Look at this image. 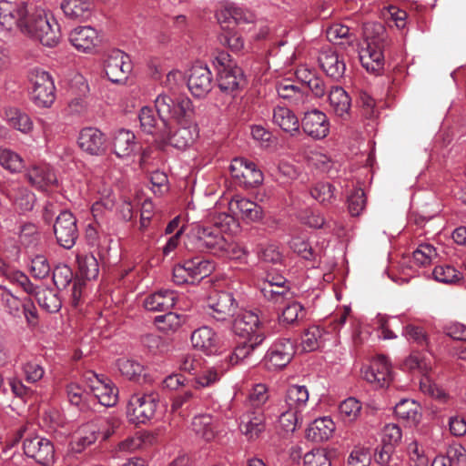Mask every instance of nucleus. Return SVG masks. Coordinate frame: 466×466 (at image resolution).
<instances>
[{"instance_id": "f3484780", "label": "nucleus", "mask_w": 466, "mask_h": 466, "mask_svg": "<svg viewBox=\"0 0 466 466\" xmlns=\"http://www.w3.org/2000/svg\"><path fill=\"white\" fill-rule=\"evenodd\" d=\"M29 7L25 2H9L2 0V29L19 30L28 15Z\"/></svg>"}, {"instance_id": "6ab92c4d", "label": "nucleus", "mask_w": 466, "mask_h": 466, "mask_svg": "<svg viewBox=\"0 0 466 466\" xmlns=\"http://www.w3.org/2000/svg\"><path fill=\"white\" fill-rule=\"evenodd\" d=\"M318 63L327 76L334 81H339L345 74L344 58L332 48H323L319 52Z\"/></svg>"}, {"instance_id": "49530a36", "label": "nucleus", "mask_w": 466, "mask_h": 466, "mask_svg": "<svg viewBox=\"0 0 466 466\" xmlns=\"http://www.w3.org/2000/svg\"><path fill=\"white\" fill-rule=\"evenodd\" d=\"M268 400V388L265 384L258 383L252 388L248 400L245 402V409H263Z\"/></svg>"}, {"instance_id": "473e14b6", "label": "nucleus", "mask_w": 466, "mask_h": 466, "mask_svg": "<svg viewBox=\"0 0 466 466\" xmlns=\"http://www.w3.org/2000/svg\"><path fill=\"white\" fill-rule=\"evenodd\" d=\"M335 430V423L329 417H322L314 420L307 428L306 436L308 440L314 442L328 441Z\"/></svg>"}, {"instance_id": "a19ab883", "label": "nucleus", "mask_w": 466, "mask_h": 466, "mask_svg": "<svg viewBox=\"0 0 466 466\" xmlns=\"http://www.w3.org/2000/svg\"><path fill=\"white\" fill-rule=\"evenodd\" d=\"M309 390L304 385H289L285 395L286 406L302 411L309 400Z\"/></svg>"}, {"instance_id": "393cba45", "label": "nucleus", "mask_w": 466, "mask_h": 466, "mask_svg": "<svg viewBox=\"0 0 466 466\" xmlns=\"http://www.w3.org/2000/svg\"><path fill=\"white\" fill-rule=\"evenodd\" d=\"M218 420L208 413L195 415L191 421V430L194 434L205 441H213L218 432Z\"/></svg>"}, {"instance_id": "4c0bfd02", "label": "nucleus", "mask_w": 466, "mask_h": 466, "mask_svg": "<svg viewBox=\"0 0 466 466\" xmlns=\"http://www.w3.org/2000/svg\"><path fill=\"white\" fill-rule=\"evenodd\" d=\"M360 61L367 71L375 72L383 66V53L381 49L370 43L359 52Z\"/></svg>"}, {"instance_id": "7ed1b4c3", "label": "nucleus", "mask_w": 466, "mask_h": 466, "mask_svg": "<svg viewBox=\"0 0 466 466\" xmlns=\"http://www.w3.org/2000/svg\"><path fill=\"white\" fill-rule=\"evenodd\" d=\"M155 107L160 117L174 119L177 124L186 123L193 114V105L186 96L159 94L155 99Z\"/></svg>"}, {"instance_id": "39448f33", "label": "nucleus", "mask_w": 466, "mask_h": 466, "mask_svg": "<svg viewBox=\"0 0 466 466\" xmlns=\"http://www.w3.org/2000/svg\"><path fill=\"white\" fill-rule=\"evenodd\" d=\"M155 393H134L127 406V416L135 424H145L155 416L157 408Z\"/></svg>"}, {"instance_id": "cd10ccee", "label": "nucleus", "mask_w": 466, "mask_h": 466, "mask_svg": "<svg viewBox=\"0 0 466 466\" xmlns=\"http://www.w3.org/2000/svg\"><path fill=\"white\" fill-rule=\"evenodd\" d=\"M396 417L410 427L417 426L422 417L421 407L415 400L402 399L394 406Z\"/></svg>"}, {"instance_id": "774afa93", "label": "nucleus", "mask_w": 466, "mask_h": 466, "mask_svg": "<svg viewBox=\"0 0 466 466\" xmlns=\"http://www.w3.org/2000/svg\"><path fill=\"white\" fill-rule=\"evenodd\" d=\"M305 466H331L330 459L323 449H316L304 455Z\"/></svg>"}, {"instance_id": "c03bdc74", "label": "nucleus", "mask_w": 466, "mask_h": 466, "mask_svg": "<svg viewBox=\"0 0 466 466\" xmlns=\"http://www.w3.org/2000/svg\"><path fill=\"white\" fill-rule=\"evenodd\" d=\"M30 97L37 107L49 108L56 99L55 83H47L46 86L32 89Z\"/></svg>"}, {"instance_id": "c756f323", "label": "nucleus", "mask_w": 466, "mask_h": 466, "mask_svg": "<svg viewBox=\"0 0 466 466\" xmlns=\"http://www.w3.org/2000/svg\"><path fill=\"white\" fill-rule=\"evenodd\" d=\"M5 194L16 211L24 213L32 210L35 195L26 188L14 184L5 189Z\"/></svg>"}, {"instance_id": "0eeeda50", "label": "nucleus", "mask_w": 466, "mask_h": 466, "mask_svg": "<svg viewBox=\"0 0 466 466\" xmlns=\"http://www.w3.org/2000/svg\"><path fill=\"white\" fill-rule=\"evenodd\" d=\"M238 308V302L232 292L214 291L207 300V313L217 321H225L232 317Z\"/></svg>"}, {"instance_id": "4d7b16f0", "label": "nucleus", "mask_w": 466, "mask_h": 466, "mask_svg": "<svg viewBox=\"0 0 466 466\" xmlns=\"http://www.w3.org/2000/svg\"><path fill=\"white\" fill-rule=\"evenodd\" d=\"M223 372L216 366L208 368L195 378L194 387L196 389L210 387L220 380Z\"/></svg>"}, {"instance_id": "e2e57ef3", "label": "nucleus", "mask_w": 466, "mask_h": 466, "mask_svg": "<svg viewBox=\"0 0 466 466\" xmlns=\"http://www.w3.org/2000/svg\"><path fill=\"white\" fill-rule=\"evenodd\" d=\"M322 336V330L317 327L312 326L305 330L301 336V346L305 351H313L319 346V339Z\"/></svg>"}, {"instance_id": "79ce46f5", "label": "nucleus", "mask_w": 466, "mask_h": 466, "mask_svg": "<svg viewBox=\"0 0 466 466\" xmlns=\"http://www.w3.org/2000/svg\"><path fill=\"white\" fill-rule=\"evenodd\" d=\"M135 135L126 129L118 130L114 137L113 151L118 157L131 155L135 148Z\"/></svg>"}, {"instance_id": "69168bd1", "label": "nucleus", "mask_w": 466, "mask_h": 466, "mask_svg": "<svg viewBox=\"0 0 466 466\" xmlns=\"http://www.w3.org/2000/svg\"><path fill=\"white\" fill-rule=\"evenodd\" d=\"M27 79L31 85V90L46 86L47 83H54L53 77L49 72L38 66L32 67L28 70Z\"/></svg>"}, {"instance_id": "4be33fe9", "label": "nucleus", "mask_w": 466, "mask_h": 466, "mask_svg": "<svg viewBox=\"0 0 466 466\" xmlns=\"http://www.w3.org/2000/svg\"><path fill=\"white\" fill-rule=\"evenodd\" d=\"M192 346L206 355H215L221 349L220 339L217 332L208 327L202 326L195 329L190 337Z\"/></svg>"}, {"instance_id": "20e7f679", "label": "nucleus", "mask_w": 466, "mask_h": 466, "mask_svg": "<svg viewBox=\"0 0 466 466\" xmlns=\"http://www.w3.org/2000/svg\"><path fill=\"white\" fill-rule=\"evenodd\" d=\"M218 83L220 90L233 96L245 85L243 71L237 66H231L229 55L221 53L216 57Z\"/></svg>"}, {"instance_id": "680f3d73", "label": "nucleus", "mask_w": 466, "mask_h": 466, "mask_svg": "<svg viewBox=\"0 0 466 466\" xmlns=\"http://www.w3.org/2000/svg\"><path fill=\"white\" fill-rule=\"evenodd\" d=\"M53 281L58 289H66L73 281V271L65 264L57 265L53 271Z\"/></svg>"}, {"instance_id": "ea45409f", "label": "nucleus", "mask_w": 466, "mask_h": 466, "mask_svg": "<svg viewBox=\"0 0 466 466\" xmlns=\"http://www.w3.org/2000/svg\"><path fill=\"white\" fill-rule=\"evenodd\" d=\"M184 263L187 274L191 278V282L200 280L209 276L215 269V263L212 260L202 258H194L186 260Z\"/></svg>"}, {"instance_id": "864d4df0", "label": "nucleus", "mask_w": 466, "mask_h": 466, "mask_svg": "<svg viewBox=\"0 0 466 466\" xmlns=\"http://www.w3.org/2000/svg\"><path fill=\"white\" fill-rule=\"evenodd\" d=\"M39 306L48 312H56L61 307L57 296L49 289H41L35 293Z\"/></svg>"}, {"instance_id": "3c124183", "label": "nucleus", "mask_w": 466, "mask_h": 466, "mask_svg": "<svg viewBox=\"0 0 466 466\" xmlns=\"http://www.w3.org/2000/svg\"><path fill=\"white\" fill-rule=\"evenodd\" d=\"M361 410L360 402L355 398L344 400L339 406V414L341 420L346 422H352L357 420Z\"/></svg>"}, {"instance_id": "72a5a7b5", "label": "nucleus", "mask_w": 466, "mask_h": 466, "mask_svg": "<svg viewBox=\"0 0 466 466\" xmlns=\"http://www.w3.org/2000/svg\"><path fill=\"white\" fill-rule=\"evenodd\" d=\"M265 335H256L253 340L247 339L246 341L237 345L233 351L227 357V361L229 365L235 366L242 363L249 356L252 355L254 350L263 343Z\"/></svg>"}, {"instance_id": "dca6fc26", "label": "nucleus", "mask_w": 466, "mask_h": 466, "mask_svg": "<svg viewBox=\"0 0 466 466\" xmlns=\"http://www.w3.org/2000/svg\"><path fill=\"white\" fill-rule=\"evenodd\" d=\"M187 87L196 97H204L213 86L212 73L207 65L197 63L192 66L187 81Z\"/></svg>"}, {"instance_id": "8fccbe9b", "label": "nucleus", "mask_w": 466, "mask_h": 466, "mask_svg": "<svg viewBox=\"0 0 466 466\" xmlns=\"http://www.w3.org/2000/svg\"><path fill=\"white\" fill-rule=\"evenodd\" d=\"M435 280L445 284H453L462 279V274L450 265L436 266L432 271Z\"/></svg>"}, {"instance_id": "a878e982", "label": "nucleus", "mask_w": 466, "mask_h": 466, "mask_svg": "<svg viewBox=\"0 0 466 466\" xmlns=\"http://www.w3.org/2000/svg\"><path fill=\"white\" fill-rule=\"evenodd\" d=\"M272 122L282 131L296 137L300 134V122L296 114L286 106H276L272 112Z\"/></svg>"}, {"instance_id": "6e6d98bb", "label": "nucleus", "mask_w": 466, "mask_h": 466, "mask_svg": "<svg viewBox=\"0 0 466 466\" xmlns=\"http://www.w3.org/2000/svg\"><path fill=\"white\" fill-rule=\"evenodd\" d=\"M437 257L435 248L429 243H422L413 251V261L419 267L429 266Z\"/></svg>"}, {"instance_id": "f704fd0d", "label": "nucleus", "mask_w": 466, "mask_h": 466, "mask_svg": "<svg viewBox=\"0 0 466 466\" xmlns=\"http://www.w3.org/2000/svg\"><path fill=\"white\" fill-rule=\"evenodd\" d=\"M278 96L289 104L298 106L303 105L307 96L303 90L289 79H284L276 85Z\"/></svg>"}, {"instance_id": "412c9836", "label": "nucleus", "mask_w": 466, "mask_h": 466, "mask_svg": "<svg viewBox=\"0 0 466 466\" xmlns=\"http://www.w3.org/2000/svg\"><path fill=\"white\" fill-rule=\"evenodd\" d=\"M261 321L257 313L251 310H245L237 315L232 323L233 332L248 340H253L256 335H264L259 330Z\"/></svg>"}, {"instance_id": "4468645a", "label": "nucleus", "mask_w": 466, "mask_h": 466, "mask_svg": "<svg viewBox=\"0 0 466 466\" xmlns=\"http://www.w3.org/2000/svg\"><path fill=\"white\" fill-rule=\"evenodd\" d=\"M294 352V345L289 339H278L268 350L265 364L268 370L282 369L290 362Z\"/></svg>"}, {"instance_id": "603ef678", "label": "nucleus", "mask_w": 466, "mask_h": 466, "mask_svg": "<svg viewBox=\"0 0 466 466\" xmlns=\"http://www.w3.org/2000/svg\"><path fill=\"white\" fill-rule=\"evenodd\" d=\"M335 187L329 182H318L311 189L310 194L319 202L327 205L335 201Z\"/></svg>"}, {"instance_id": "f03ea898", "label": "nucleus", "mask_w": 466, "mask_h": 466, "mask_svg": "<svg viewBox=\"0 0 466 466\" xmlns=\"http://www.w3.org/2000/svg\"><path fill=\"white\" fill-rule=\"evenodd\" d=\"M233 222V217L221 213L214 222L216 228L196 225L192 231L198 248L216 255L222 254L228 247V240L221 234V230H226Z\"/></svg>"}, {"instance_id": "13d9d810", "label": "nucleus", "mask_w": 466, "mask_h": 466, "mask_svg": "<svg viewBox=\"0 0 466 466\" xmlns=\"http://www.w3.org/2000/svg\"><path fill=\"white\" fill-rule=\"evenodd\" d=\"M2 302L5 311L12 317H20L25 300L13 295L9 290L2 288Z\"/></svg>"}, {"instance_id": "338daca9", "label": "nucleus", "mask_w": 466, "mask_h": 466, "mask_svg": "<svg viewBox=\"0 0 466 466\" xmlns=\"http://www.w3.org/2000/svg\"><path fill=\"white\" fill-rule=\"evenodd\" d=\"M30 272L35 279H42L49 276L51 267L47 258L43 255H37L31 259Z\"/></svg>"}, {"instance_id": "5fc2aeb1", "label": "nucleus", "mask_w": 466, "mask_h": 466, "mask_svg": "<svg viewBox=\"0 0 466 466\" xmlns=\"http://www.w3.org/2000/svg\"><path fill=\"white\" fill-rule=\"evenodd\" d=\"M117 368L121 374L128 380H135L141 376L144 366L136 360L122 358L117 360Z\"/></svg>"}, {"instance_id": "37998d69", "label": "nucleus", "mask_w": 466, "mask_h": 466, "mask_svg": "<svg viewBox=\"0 0 466 466\" xmlns=\"http://www.w3.org/2000/svg\"><path fill=\"white\" fill-rule=\"evenodd\" d=\"M91 3L88 0H64L61 8L66 16L84 20L91 15Z\"/></svg>"}, {"instance_id": "c9c22d12", "label": "nucleus", "mask_w": 466, "mask_h": 466, "mask_svg": "<svg viewBox=\"0 0 466 466\" xmlns=\"http://www.w3.org/2000/svg\"><path fill=\"white\" fill-rule=\"evenodd\" d=\"M231 208H235L238 211L242 219L249 222L258 221L263 217V208L248 198L236 196L230 201Z\"/></svg>"}, {"instance_id": "c85d7f7f", "label": "nucleus", "mask_w": 466, "mask_h": 466, "mask_svg": "<svg viewBox=\"0 0 466 466\" xmlns=\"http://www.w3.org/2000/svg\"><path fill=\"white\" fill-rule=\"evenodd\" d=\"M177 299L175 291L162 289L148 295L144 300V307L148 311H166L175 307Z\"/></svg>"}, {"instance_id": "a18cd8bd", "label": "nucleus", "mask_w": 466, "mask_h": 466, "mask_svg": "<svg viewBox=\"0 0 466 466\" xmlns=\"http://www.w3.org/2000/svg\"><path fill=\"white\" fill-rule=\"evenodd\" d=\"M78 269L82 277L87 279H96L99 272L98 262L91 253L78 254L76 256Z\"/></svg>"}, {"instance_id": "9d476101", "label": "nucleus", "mask_w": 466, "mask_h": 466, "mask_svg": "<svg viewBox=\"0 0 466 466\" xmlns=\"http://www.w3.org/2000/svg\"><path fill=\"white\" fill-rule=\"evenodd\" d=\"M25 454L37 463L49 466L55 461V448L46 438L39 435L27 436L23 443Z\"/></svg>"}, {"instance_id": "5701e85b", "label": "nucleus", "mask_w": 466, "mask_h": 466, "mask_svg": "<svg viewBox=\"0 0 466 466\" xmlns=\"http://www.w3.org/2000/svg\"><path fill=\"white\" fill-rule=\"evenodd\" d=\"M138 118L140 127L145 133L156 136L159 139L168 136L169 124L158 114L157 116L152 107H142Z\"/></svg>"}, {"instance_id": "09e8293b", "label": "nucleus", "mask_w": 466, "mask_h": 466, "mask_svg": "<svg viewBox=\"0 0 466 466\" xmlns=\"http://www.w3.org/2000/svg\"><path fill=\"white\" fill-rule=\"evenodd\" d=\"M304 316V307L298 301L288 304L279 317V321L283 325H294Z\"/></svg>"}, {"instance_id": "6e6552de", "label": "nucleus", "mask_w": 466, "mask_h": 466, "mask_svg": "<svg viewBox=\"0 0 466 466\" xmlns=\"http://www.w3.org/2000/svg\"><path fill=\"white\" fill-rule=\"evenodd\" d=\"M238 422L239 431L248 441L260 439L267 429L264 409H245L239 415Z\"/></svg>"}, {"instance_id": "ddd939ff", "label": "nucleus", "mask_w": 466, "mask_h": 466, "mask_svg": "<svg viewBox=\"0 0 466 466\" xmlns=\"http://www.w3.org/2000/svg\"><path fill=\"white\" fill-rule=\"evenodd\" d=\"M86 380L92 395L101 405L112 407L116 403L118 390L110 380L93 372L87 373Z\"/></svg>"}, {"instance_id": "a211bd4d", "label": "nucleus", "mask_w": 466, "mask_h": 466, "mask_svg": "<svg viewBox=\"0 0 466 466\" xmlns=\"http://www.w3.org/2000/svg\"><path fill=\"white\" fill-rule=\"evenodd\" d=\"M72 46L83 53H92L101 43L98 32L92 26H77L69 33Z\"/></svg>"}, {"instance_id": "423d86ee", "label": "nucleus", "mask_w": 466, "mask_h": 466, "mask_svg": "<svg viewBox=\"0 0 466 466\" xmlns=\"http://www.w3.org/2000/svg\"><path fill=\"white\" fill-rule=\"evenodd\" d=\"M104 71L110 82L124 83L132 71L129 56L119 49L110 51L104 60Z\"/></svg>"}, {"instance_id": "f8f14e48", "label": "nucleus", "mask_w": 466, "mask_h": 466, "mask_svg": "<svg viewBox=\"0 0 466 466\" xmlns=\"http://www.w3.org/2000/svg\"><path fill=\"white\" fill-rule=\"evenodd\" d=\"M361 375L375 388L389 386L393 378L390 363L385 356L373 359L369 366L362 368Z\"/></svg>"}, {"instance_id": "7c9ffc66", "label": "nucleus", "mask_w": 466, "mask_h": 466, "mask_svg": "<svg viewBox=\"0 0 466 466\" xmlns=\"http://www.w3.org/2000/svg\"><path fill=\"white\" fill-rule=\"evenodd\" d=\"M329 104L333 113L343 119L350 116L351 99L341 86L330 88L328 96Z\"/></svg>"}, {"instance_id": "aec40b11", "label": "nucleus", "mask_w": 466, "mask_h": 466, "mask_svg": "<svg viewBox=\"0 0 466 466\" xmlns=\"http://www.w3.org/2000/svg\"><path fill=\"white\" fill-rule=\"evenodd\" d=\"M106 424H107L106 419H97L82 424L74 433L72 441L73 449L76 452H80L95 443L101 433V428Z\"/></svg>"}, {"instance_id": "0e129e2a", "label": "nucleus", "mask_w": 466, "mask_h": 466, "mask_svg": "<svg viewBox=\"0 0 466 466\" xmlns=\"http://www.w3.org/2000/svg\"><path fill=\"white\" fill-rule=\"evenodd\" d=\"M301 412L300 410L287 407V410L282 411L279 417V421L282 429L287 432H293L298 423L301 420Z\"/></svg>"}, {"instance_id": "b1692460", "label": "nucleus", "mask_w": 466, "mask_h": 466, "mask_svg": "<svg viewBox=\"0 0 466 466\" xmlns=\"http://www.w3.org/2000/svg\"><path fill=\"white\" fill-rule=\"evenodd\" d=\"M77 143L83 151L92 156H98L106 149V137L96 127L83 128L79 133Z\"/></svg>"}, {"instance_id": "bb28decb", "label": "nucleus", "mask_w": 466, "mask_h": 466, "mask_svg": "<svg viewBox=\"0 0 466 466\" xmlns=\"http://www.w3.org/2000/svg\"><path fill=\"white\" fill-rule=\"evenodd\" d=\"M187 123L180 124L181 127L174 132L172 131L173 127L169 125L168 136L162 137L161 140L178 149H186L195 141L198 135L196 126L187 125Z\"/></svg>"}, {"instance_id": "58836bf2", "label": "nucleus", "mask_w": 466, "mask_h": 466, "mask_svg": "<svg viewBox=\"0 0 466 466\" xmlns=\"http://www.w3.org/2000/svg\"><path fill=\"white\" fill-rule=\"evenodd\" d=\"M26 177L32 186L41 190L56 182L55 173L47 166L33 167L27 171Z\"/></svg>"}, {"instance_id": "9b49d317", "label": "nucleus", "mask_w": 466, "mask_h": 466, "mask_svg": "<svg viewBox=\"0 0 466 466\" xmlns=\"http://www.w3.org/2000/svg\"><path fill=\"white\" fill-rule=\"evenodd\" d=\"M54 234L57 243L64 248L70 249L78 237L76 219L69 210H63L56 218Z\"/></svg>"}, {"instance_id": "1a4fd4ad", "label": "nucleus", "mask_w": 466, "mask_h": 466, "mask_svg": "<svg viewBox=\"0 0 466 466\" xmlns=\"http://www.w3.org/2000/svg\"><path fill=\"white\" fill-rule=\"evenodd\" d=\"M231 176L245 188H252L262 184L264 176L255 163L245 158H235L229 166Z\"/></svg>"}, {"instance_id": "2eb2a0df", "label": "nucleus", "mask_w": 466, "mask_h": 466, "mask_svg": "<svg viewBox=\"0 0 466 466\" xmlns=\"http://www.w3.org/2000/svg\"><path fill=\"white\" fill-rule=\"evenodd\" d=\"M300 125L303 132L315 140H321L329 133V120L327 115L319 109L305 112Z\"/></svg>"}, {"instance_id": "f257e3e1", "label": "nucleus", "mask_w": 466, "mask_h": 466, "mask_svg": "<svg viewBox=\"0 0 466 466\" xmlns=\"http://www.w3.org/2000/svg\"><path fill=\"white\" fill-rule=\"evenodd\" d=\"M20 32L48 47L56 46L60 39L57 23L48 18L44 9L36 6L29 7Z\"/></svg>"}, {"instance_id": "de8ad7c7", "label": "nucleus", "mask_w": 466, "mask_h": 466, "mask_svg": "<svg viewBox=\"0 0 466 466\" xmlns=\"http://www.w3.org/2000/svg\"><path fill=\"white\" fill-rule=\"evenodd\" d=\"M184 317L177 313L167 312L155 318V323L158 329L164 332H174L177 330L184 322Z\"/></svg>"}, {"instance_id": "e433bc0d", "label": "nucleus", "mask_w": 466, "mask_h": 466, "mask_svg": "<svg viewBox=\"0 0 466 466\" xmlns=\"http://www.w3.org/2000/svg\"><path fill=\"white\" fill-rule=\"evenodd\" d=\"M6 123L24 135H29L34 129V122L26 113L16 107H8L5 111Z\"/></svg>"}, {"instance_id": "bf43d9fd", "label": "nucleus", "mask_w": 466, "mask_h": 466, "mask_svg": "<svg viewBox=\"0 0 466 466\" xmlns=\"http://www.w3.org/2000/svg\"><path fill=\"white\" fill-rule=\"evenodd\" d=\"M402 438L401 429L394 423L387 424L382 431V442L384 443L383 449H385V453L388 455V452L390 449L398 444Z\"/></svg>"}, {"instance_id": "2f4dec72", "label": "nucleus", "mask_w": 466, "mask_h": 466, "mask_svg": "<svg viewBox=\"0 0 466 466\" xmlns=\"http://www.w3.org/2000/svg\"><path fill=\"white\" fill-rule=\"evenodd\" d=\"M279 284H260L259 291L265 300L268 302L278 305L282 304L289 299L291 295L290 287L286 279H279Z\"/></svg>"}, {"instance_id": "052dcab7", "label": "nucleus", "mask_w": 466, "mask_h": 466, "mask_svg": "<svg viewBox=\"0 0 466 466\" xmlns=\"http://www.w3.org/2000/svg\"><path fill=\"white\" fill-rule=\"evenodd\" d=\"M326 35L328 40L335 45H342L344 40H350L351 37L350 27L339 23L329 25L326 30Z\"/></svg>"}]
</instances>
